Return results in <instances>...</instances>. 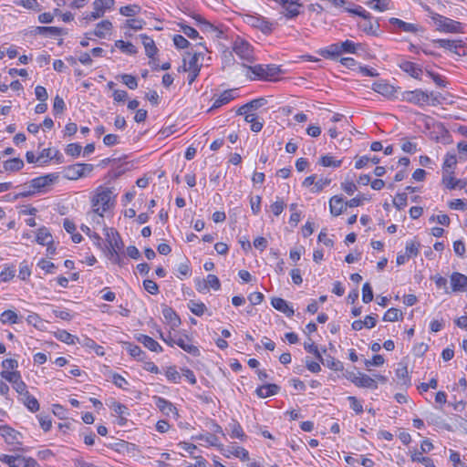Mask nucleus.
I'll return each instance as SVG.
<instances>
[{
    "label": "nucleus",
    "mask_w": 467,
    "mask_h": 467,
    "mask_svg": "<svg viewBox=\"0 0 467 467\" xmlns=\"http://www.w3.org/2000/svg\"><path fill=\"white\" fill-rule=\"evenodd\" d=\"M114 202L113 192L109 188L99 187L92 197V212L89 216L93 222L100 223L104 213L110 209Z\"/></svg>",
    "instance_id": "nucleus-1"
},
{
    "label": "nucleus",
    "mask_w": 467,
    "mask_h": 467,
    "mask_svg": "<svg viewBox=\"0 0 467 467\" xmlns=\"http://www.w3.org/2000/svg\"><path fill=\"white\" fill-rule=\"evenodd\" d=\"M397 98L401 101H406L420 107L427 104L434 106L439 102L436 97H434L433 92L429 93L421 89L400 91Z\"/></svg>",
    "instance_id": "nucleus-2"
},
{
    "label": "nucleus",
    "mask_w": 467,
    "mask_h": 467,
    "mask_svg": "<svg viewBox=\"0 0 467 467\" xmlns=\"http://www.w3.org/2000/svg\"><path fill=\"white\" fill-rule=\"evenodd\" d=\"M424 9L433 20L437 30L445 33H462V24L449 17L435 13L430 6L425 5Z\"/></svg>",
    "instance_id": "nucleus-3"
},
{
    "label": "nucleus",
    "mask_w": 467,
    "mask_h": 467,
    "mask_svg": "<svg viewBox=\"0 0 467 467\" xmlns=\"http://www.w3.org/2000/svg\"><path fill=\"white\" fill-rule=\"evenodd\" d=\"M232 48L241 59L250 63L255 60L254 47L244 38L237 36L233 42Z\"/></svg>",
    "instance_id": "nucleus-4"
},
{
    "label": "nucleus",
    "mask_w": 467,
    "mask_h": 467,
    "mask_svg": "<svg viewBox=\"0 0 467 467\" xmlns=\"http://www.w3.org/2000/svg\"><path fill=\"white\" fill-rule=\"evenodd\" d=\"M433 44L438 47L450 50L458 56H464L467 53V47L463 40L434 39Z\"/></svg>",
    "instance_id": "nucleus-5"
},
{
    "label": "nucleus",
    "mask_w": 467,
    "mask_h": 467,
    "mask_svg": "<svg viewBox=\"0 0 467 467\" xmlns=\"http://www.w3.org/2000/svg\"><path fill=\"white\" fill-rule=\"evenodd\" d=\"M114 5V0H95L92 4L93 11L87 14L84 19L93 21L104 16L107 10H109Z\"/></svg>",
    "instance_id": "nucleus-6"
},
{
    "label": "nucleus",
    "mask_w": 467,
    "mask_h": 467,
    "mask_svg": "<svg viewBox=\"0 0 467 467\" xmlns=\"http://www.w3.org/2000/svg\"><path fill=\"white\" fill-rule=\"evenodd\" d=\"M245 22L265 35L271 34L275 26V23L268 21L265 17L261 16H246Z\"/></svg>",
    "instance_id": "nucleus-7"
},
{
    "label": "nucleus",
    "mask_w": 467,
    "mask_h": 467,
    "mask_svg": "<svg viewBox=\"0 0 467 467\" xmlns=\"http://www.w3.org/2000/svg\"><path fill=\"white\" fill-rule=\"evenodd\" d=\"M92 170V164L75 163L65 169V177L68 180H78V178L84 177L87 173L91 172Z\"/></svg>",
    "instance_id": "nucleus-8"
},
{
    "label": "nucleus",
    "mask_w": 467,
    "mask_h": 467,
    "mask_svg": "<svg viewBox=\"0 0 467 467\" xmlns=\"http://www.w3.org/2000/svg\"><path fill=\"white\" fill-rule=\"evenodd\" d=\"M193 18L196 20V25L199 26L200 30L203 33H213L214 34V37L216 38H222L223 36V30L214 26L213 24L207 21L202 16L197 15L193 16Z\"/></svg>",
    "instance_id": "nucleus-9"
},
{
    "label": "nucleus",
    "mask_w": 467,
    "mask_h": 467,
    "mask_svg": "<svg viewBox=\"0 0 467 467\" xmlns=\"http://www.w3.org/2000/svg\"><path fill=\"white\" fill-rule=\"evenodd\" d=\"M58 179L57 173H50L44 176H40L37 178L33 179L30 182L29 187L34 189L35 192H41L46 187L51 185L53 182H55Z\"/></svg>",
    "instance_id": "nucleus-10"
},
{
    "label": "nucleus",
    "mask_w": 467,
    "mask_h": 467,
    "mask_svg": "<svg viewBox=\"0 0 467 467\" xmlns=\"http://www.w3.org/2000/svg\"><path fill=\"white\" fill-rule=\"evenodd\" d=\"M285 9L284 16L287 18H294L300 14L302 5L300 0H278Z\"/></svg>",
    "instance_id": "nucleus-11"
},
{
    "label": "nucleus",
    "mask_w": 467,
    "mask_h": 467,
    "mask_svg": "<svg viewBox=\"0 0 467 467\" xmlns=\"http://www.w3.org/2000/svg\"><path fill=\"white\" fill-rule=\"evenodd\" d=\"M107 238L109 242V252L119 251L123 248V242L120 235L113 228H107Z\"/></svg>",
    "instance_id": "nucleus-12"
},
{
    "label": "nucleus",
    "mask_w": 467,
    "mask_h": 467,
    "mask_svg": "<svg viewBox=\"0 0 467 467\" xmlns=\"http://www.w3.org/2000/svg\"><path fill=\"white\" fill-rule=\"evenodd\" d=\"M156 407L165 415H173L178 417V410L176 407L169 400L161 397H154Z\"/></svg>",
    "instance_id": "nucleus-13"
},
{
    "label": "nucleus",
    "mask_w": 467,
    "mask_h": 467,
    "mask_svg": "<svg viewBox=\"0 0 467 467\" xmlns=\"http://www.w3.org/2000/svg\"><path fill=\"white\" fill-rule=\"evenodd\" d=\"M187 56L189 58L184 57L183 58V71L186 72V70H193V69H200L202 67V64L200 63V57L202 56L201 52H194V53H187Z\"/></svg>",
    "instance_id": "nucleus-14"
},
{
    "label": "nucleus",
    "mask_w": 467,
    "mask_h": 467,
    "mask_svg": "<svg viewBox=\"0 0 467 467\" xmlns=\"http://www.w3.org/2000/svg\"><path fill=\"white\" fill-rule=\"evenodd\" d=\"M329 208L333 216H338L347 209V202L342 196L335 195L329 200Z\"/></svg>",
    "instance_id": "nucleus-15"
},
{
    "label": "nucleus",
    "mask_w": 467,
    "mask_h": 467,
    "mask_svg": "<svg viewBox=\"0 0 467 467\" xmlns=\"http://www.w3.org/2000/svg\"><path fill=\"white\" fill-rule=\"evenodd\" d=\"M0 434L8 444L20 443L21 434L7 425L0 426Z\"/></svg>",
    "instance_id": "nucleus-16"
},
{
    "label": "nucleus",
    "mask_w": 467,
    "mask_h": 467,
    "mask_svg": "<svg viewBox=\"0 0 467 467\" xmlns=\"http://www.w3.org/2000/svg\"><path fill=\"white\" fill-rule=\"evenodd\" d=\"M176 345L182 348L185 352L194 357H198L200 355L199 348L191 343V339L187 336L177 337Z\"/></svg>",
    "instance_id": "nucleus-17"
},
{
    "label": "nucleus",
    "mask_w": 467,
    "mask_h": 467,
    "mask_svg": "<svg viewBox=\"0 0 467 467\" xmlns=\"http://www.w3.org/2000/svg\"><path fill=\"white\" fill-rule=\"evenodd\" d=\"M234 89L224 90L222 94H220L217 98L214 99L213 106L208 109V112L213 111V109H219L222 106L229 103L231 100L234 99Z\"/></svg>",
    "instance_id": "nucleus-18"
},
{
    "label": "nucleus",
    "mask_w": 467,
    "mask_h": 467,
    "mask_svg": "<svg viewBox=\"0 0 467 467\" xmlns=\"http://www.w3.org/2000/svg\"><path fill=\"white\" fill-rule=\"evenodd\" d=\"M451 285L453 292L464 291L467 287V276L454 272L451 275Z\"/></svg>",
    "instance_id": "nucleus-19"
},
{
    "label": "nucleus",
    "mask_w": 467,
    "mask_h": 467,
    "mask_svg": "<svg viewBox=\"0 0 467 467\" xmlns=\"http://www.w3.org/2000/svg\"><path fill=\"white\" fill-rule=\"evenodd\" d=\"M136 339L150 351L157 353L162 351L161 346L156 340L147 335L139 334L136 337Z\"/></svg>",
    "instance_id": "nucleus-20"
},
{
    "label": "nucleus",
    "mask_w": 467,
    "mask_h": 467,
    "mask_svg": "<svg viewBox=\"0 0 467 467\" xmlns=\"http://www.w3.org/2000/svg\"><path fill=\"white\" fill-rule=\"evenodd\" d=\"M224 451H221L224 456L230 457V455H234L237 458H240L242 461L249 460L248 451L240 446H228L224 447Z\"/></svg>",
    "instance_id": "nucleus-21"
},
{
    "label": "nucleus",
    "mask_w": 467,
    "mask_h": 467,
    "mask_svg": "<svg viewBox=\"0 0 467 467\" xmlns=\"http://www.w3.org/2000/svg\"><path fill=\"white\" fill-rule=\"evenodd\" d=\"M271 305L274 308L284 313L288 317L294 315L293 308L288 305V303L285 299L281 297L272 298Z\"/></svg>",
    "instance_id": "nucleus-22"
},
{
    "label": "nucleus",
    "mask_w": 467,
    "mask_h": 467,
    "mask_svg": "<svg viewBox=\"0 0 467 467\" xmlns=\"http://www.w3.org/2000/svg\"><path fill=\"white\" fill-rule=\"evenodd\" d=\"M389 24L392 25L394 27L400 29L404 32H410V33H417L419 30V27L415 24L407 23L401 19L391 17L389 19Z\"/></svg>",
    "instance_id": "nucleus-23"
},
{
    "label": "nucleus",
    "mask_w": 467,
    "mask_h": 467,
    "mask_svg": "<svg viewBox=\"0 0 467 467\" xmlns=\"http://www.w3.org/2000/svg\"><path fill=\"white\" fill-rule=\"evenodd\" d=\"M226 430L229 432L231 438L233 439H239L241 441H244L247 438L242 426L236 420H233L232 422H230Z\"/></svg>",
    "instance_id": "nucleus-24"
},
{
    "label": "nucleus",
    "mask_w": 467,
    "mask_h": 467,
    "mask_svg": "<svg viewBox=\"0 0 467 467\" xmlns=\"http://www.w3.org/2000/svg\"><path fill=\"white\" fill-rule=\"evenodd\" d=\"M372 89L385 97L393 96L394 93L397 92L393 86L385 81H378L373 83Z\"/></svg>",
    "instance_id": "nucleus-25"
},
{
    "label": "nucleus",
    "mask_w": 467,
    "mask_h": 467,
    "mask_svg": "<svg viewBox=\"0 0 467 467\" xmlns=\"http://www.w3.org/2000/svg\"><path fill=\"white\" fill-rule=\"evenodd\" d=\"M280 390V387L276 384H265L256 389L255 393L259 398H267L276 395Z\"/></svg>",
    "instance_id": "nucleus-26"
},
{
    "label": "nucleus",
    "mask_w": 467,
    "mask_h": 467,
    "mask_svg": "<svg viewBox=\"0 0 467 467\" xmlns=\"http://www.w3.org/2000/svg\"><path fill=\"white\" fill-rule=\"evenodd\" d=\"M456 164L457 158L455 152H447L442 165L443 175L453 174V169Z\"/></svg>",
    "instance_id": "nucleus-27"
},
{
    "label": "nucleus",
    "mask_w": 467,
    "mask_h": 467,
    "mask_svg": "<svg viewBox=\"0 0 467 467\" xmlns=\"http://www.w3.org/2000/svg\"><path fill=\"white\" fill-rule=\"evenodd\" d=\"M162 315L172 328L180 326L181 318L171 307H163Z\"/></svg>",
    "instance_id": "nucleus-28"
},
{
    "label": "nucleus",
    "mask_w": 467,
    "mask_h": 467,
    "mask_svg": "<svg viewBox=\"0 0 467 467\" xmlns=\"http://www.w3.org/2000/svg\"><path fill=\"white\" fill-rule=\"evenodd\" d=\"M400 68L412 78L420 79L422 70L413 62L404 61L400 65Z\"/></svg>",
    "instance_id": "nucleus-29"
},
{
    "label": "nucleus",
    "mask_w": 467,
    "mask_h": 467,
    "mask_svg": "<svg viewBox=\"0 0 467 467\" xmlns=\"http://www.w3.org/2000/svg\"><path fill=\"white\" fill-rule=\"evenodd\" d=\"M356 386L358 388L378 389V384L374 379L360 372H358Z\"/></svg>",
    "instance_id": "nucleus-30"
},
{
    "label": "nucleus",
    "mask_w": 467,
    "mask_h": 467,
    "mask_svg": "<svg viewBox=\"0 0 467 467\" xmlns=\"http://www.w3.org/2000/svg\"><path fill=\"white\" fill-rule=\"evenodd\" d=\"M140 37L142 40L146 55L152 58L158 52V48L155 46L153 39L146 35H140Z\"/></svg>",
    "instance_id": "nucleus-31"
},
{
    "label": "nucleus",
    "mask_w": 467,
    "mask_h": 467,
    "mask_svg": "<svg viewBox=\"0 0 467 467\" xmlns=\"http://www.w3.org/2000/svg\"><path fill=\"white\" fill-rule=\"evenodd\" d=\"M396 377L400 384L405 386L410 385V378L409 376L408 368L402 362L398 364V368L396 369Z\"/></svg>",
    "instance_id": "nucleus-32"
},
{
    "label": "nucleus",
    "mask_w": 467,
    "mask_h": 467,
    "mask_svg": "<svg viewBox=\"0 0 467 467\" xmlns=\"http://www.w3.org/2000/svg\"><path fill=\"white\" fill-rule=\"evenodd\" d=\"M442 182L450 190H453V189H456V188L463 189L467 185L466 182H463V181H462L460 179H456L451 174H450V175H443Z\"/></svg>",
    "instance_id": "nucleus-33"
},
{
    "label": "nucleus",
    "mask_w": 467,
    "mask_h": 467,
    "mask_svg": "<svg viewBox=\"0 0 467 467\" xmlns=\"http://www.w3.org/2000/svg\"><path fill=\"white\" fill-rule=\"evenodd\" d=\"M193 440L205 441L211 446L216 447L220 451H224V446L219 442L218 438L213 434H200L192 437Z\"/></svg>",
    "instance_id": "nucleus-34"
},
{
    "label": "nucleus",
    "mask_w": 467,
    "mask_h": 467,
    "mask_svg": "<svg viewBox=\"0 0 467 467\" xmlns=\"http://www.w3.org/2000/svg\"><path fill=\"white\" fill-rule=\"evenodd\" d=\"M373 18H364V22L358 24V26L367 34L377 35L379 28V24L377 20L372 21Z\"/></svg>",
    "instance_id": "nucleus-35"
},
{
    "label": "nucleus",
    "mask_w": 467,
    "mask_h": 467,
    "mask_svg": "<svg viewBox=\"0 0 467 467\" xmlns=\"http://www.w3.org/2000/svg\"><path fill=\"white\" fill-rule=\"evenodd\" d=\"M125 349L134 358L143 361L146 358V353L137 345L132 343H126Z\"/></svg>",
    "instance_id": "nucleus-36"
},
{
    "label": "nucleus",
    "mask_w": 467,
    "mask_h": 467,
    "mask_svg": "<svg viewBox=\"0 0 467 467\" xmlns=\"http://www.w3.org/2000/svg\"><path fill=\"white\" fill-rule=\"evenodd\" d=\"M0 462L7 464L9 467H22L23 464V457L20 455H7L1 454Z\"/></svg>",
    "instance_id": "nucleus-37"
},
{
    "label": "nucleus",
    "mask_w": 467,
    "mask_h": 467,
    "mask_svg": "<svg viewBox=\"0 0 467 467\" xmlns=\"http://www.w3.org/2000/svg\"><path fill=\"white\" fill-rule=\"evenodd\" d=\"M55 336L58 340L68 345H75L77 342H79V338L78 337L68 333L66 330H58Z\"/></svg>",
    "instance_id": "nucleus-38"
},
{
    "label": "nucleus",
    "mask_w": 467,
    "mask_h": 467,
    "mask_svg": "<svg viewBox=\"0 0 467 467\" xmlns=\"http://www.w3.org/2000/svg\"><path fill=\"white\" fill-rule=\"evenodd\" d=\"M21 400L30 411L36 412L39 410V403L37 400L29 392L21 397Z\"/></svg>",
    "instance_id": "nucleus-39"
},
{
    "label": "nucleus",
    "mask_w": 467,
    "mask_h": 467,
    "mask_svg": "<svg viewBox=\"0 0 467 467\" xmlns=\"http://www.w3.org/2000/svg\"><path fill=\"white\" fill-rule=\"evenodd\" d=\"M24 167V161L20 158H14L4 162V169L6 171H17Z\"/></svg>",
    "instance_id": "nucleus-40"
},
{
    "label": "nucleus",
    "mask_w": 467,
    "mask_h": 467,
    "mask_svg": "<svg viewBox=\"0 0 467 467\" xmlns=\"http://www.w3.org/2000/svg\"><path fill=\"white\" fill-rule=\"evenodd\" d=\"M111 28V22L109 20H103L97 25L93 32V35L98 37L103 38L106 36V32H109Z\"/></svg>",
    "instance_id": "nucleus-41"
},
{
    "label": "nucleus",
    "mask_w": 467,
    "mask_h": 467,
    "mask_svg": "<svg viewBox=\"0 0 467 467\" xmlns=\"http://www.w3.org/2000/svg\"><path fill=\"white\" fill-rule=\"evenodd\" d=\"M319 361L326 367L329 368L332 370L335 371H341L343 370V364L341 361L337 360L333 357H327V358H324L322 357V359H319Z\"/></svg>",
    "instance_id": "nucleus-42"
},
{
    "label": "nucleus",
    "mask_w": 467,
    "mask_h": 467,
    "mask_svg": "<svg viewBox=\"0 0 467 467\" xmlns=\"http://www.w3.org/2000/svg\"><path fill=\"white\" fill-rule=\"evenodd\" d=\"M390 0H368L367 5L373 10L383 12L389 9Z\"/></svg>",
    "instance_id": "nucleus-43"
},
{
    "label": "nucleus",
    "mask_w": 467,
    "mask_h": 467,
    "mask_svg": "<svg viewBox=\"0 0 467 467\" xmlns=\"http://www.w3.org/2000/svg\"><path fill=\"white\" fill-rule=\"evenodd\" d=\"M321 54L323 57L329 58H336L339 57L342 54L339 43H335L328 46L325 50L321 52Z\"/></svg>",
    "instance_id": "nucleus-44"
},
{
    "label": "nucleus",
    "mask_w": 467,
    "mask_h": 467,
    "mask_svg": "<svg viewBox=\"0 0 467 467\" xmlns=\"http://www.w3.org/2000/svg\"><path fill=\"white\" fill-rule=\"evenodd\" d=\"M411 461L422 463L425 467H435L433 461L429 457L422 456V451H415L411 453Z\"/></svg>",
    "instance_id": "nucleus-45"
},
{
    "label": "nucleus",
    "mask_w": 467,
    "mask_h": 467,
    "mask_svg": "<svg viewBox=\"0 0 467 467\" xmlns=\"http://www.w3.org/2000/svg\"><path fill=\"white\" fill-rule=\"evenodd\" d=\"M1 377L10 382L12 386L16 384L21 380V374L17 370L14 371H8V370H2L0 373Z\"/></svg>",
    "instance_id": "nucleus-46"
},
{
    "label": "nucleus",
    "mask_w": 467,
    "mask_h": 467,
    "mask_svg": "<svg viewBox=\"0 0 467 467\" xmlns=\"http://www.w3.org/2000/svg\"><path fill=\"white\" fill-rule=\"evenodd\" d=\"M188 308L191 310L192 313L198 317L202 316L207 309L206 306L202 302H197L194 300L189 301Z\"/></svg>",
    "instance_id": "nucleus-47"
},
{
    "label": "nucleus",
    "mask_w": 467,
    "mask_h": 467,
    "mask_svg": "<svg viewBox=\"0 0 467 467\" xmlns=\"http://www.w3.org/2000/svg\"><path fill=\"white\" fill-rule=\"evenodd\" d=\"M244 120L251 123V130L254 132H259L263 129L264 122L254 114L246 115Z\"/></svg>",
    "instance_id": "nucleus-48"
},
{
    "label": "nucleus",
    "mask_w": 467,
    "mask_h": 467,
    "mask_svg": "<svg viewBox=\"0 0 467 467\" xmlns=\"http://www.w3.org/2000/svg\"><path fill=\"white\" fill-rule=\"evenodd\" d=\"M36 32L46 36H59L62 34V28L56 26H37Z\"/></svg>",
    "instance_id": "nucleus-49"
},
{
    "label": "nucleus",
    "mask_w": 467,
    "mask_h": 467,
    "mask_svg": "<svg viewBox=\"0 0 467 467\" xmlns=\"http://www.w3.org/2000/svg\"><path fill=\"white\" fill-rule=\"evenodd\" d=\"M36 242L42 245L48 244L52 242V235L46 227H42L38 230Z\"/></svg>",
    "instance_id": "nucleus-50"
},
{
    "label": "nucleus",
    "mask_w": 467,
    "mask_h": 467,
    "mask_svg": "<svg viewBox=\"0 0 467 467\" xmlns=\"http://www.w3.org/2000/svg\"><path fill=\"white\" fill-rule=\"evenodd\" d=\"M115 47L120 49L123 53L129 55H134L137 53V49L133 44L130 42H125L123 40H117L115 42Z\"/></svg>",
    "instance_id": "nucleus-51"
},
{
    "label": "nucleus",
    "mask_w": 467,
    "mask_h": 467,
    "mask_svg": "<svg viewBox=\"0 0 467 467\" xmlns=\"http://www.w3.org/2000/svg\"><path fill=\"white\" fill-rule=\"evenodd\" d=\"M246 67L254 75V76L250 77L252 79H255V78L265 79V65L258 64V65H254V66H247Z\"/></svg>",
    "instance_id": "nucleus-52"
},
{
    "label": "nucleus",
    "mask_w": 467,
    "mask_h": 467,
    "mask_svg": "<svg viewBox=\"0 0 467 467\" xmlns=\"http://www.w3.org/2000/svg\"><path fill=\"white\" fill-rule=\"evenodd\" d=\"M18 317L13 310H5L1 314V322L3 324H16Z\"/></svg>",
    "instance_id": "nucleus-53"
},
{
    "label": "nucleus",
    "mask_w": 467,
    "mask_h": 467,
    "mask_svg": "<svg viewBox=\"0 0 467 467\" xmlns=\"http://www.w3.org/2000/svg\"><path fill=\"white\" fill-rule=\"evenodd\" d=\"M400 317H402V313L394 307H391L386 311L383 316V320L388 322H394L399 320Z\"/></svg>",
    "instance_id": "nucleus-54"
},
{
    "label": "nucleus",
    "mask_w": 467,
    "mask_h": 467,
    "mask_svg": "<svg viewBox=\"0 0 467 467\" xmlns=\"http://www.w3.org/2000/svg\"><path fill=\"white\" fill-rule=\"evenodd\" d=\"M120 78L122 83L130 89H136L138 88V80L136 77L130 74H122L120 75Z\"/></svg>",
    "instance_id": "nucleus-55"
},
{
    "label": "nucleus",
    "mask_w": 467,
    "mask_h": 467,
    "mask_svg": "<svg viewBox=\"0 0 467 467\" xmlns=\"http://www.w3.org/2000/svg\"><path fill=\"white\" fill-rule=\"evenodd\" d=\"M87 3V0H57V5H67L71 8H81Z\"/></svg>",
    "instance_id": "nucleus-56"
},
{
    "label": "nucleus",
    "mask_w": 467,
    "mask_h": 467,
    "mask_svg": "<svg viewBox=\"0 0 467 467\" xmlns=\"http://www.w3.org/2000/svg\"><path fill=\"white\" fill-rule=\"evenodd\" d=\"M319 163L324 167H339L342 163L341 160H334L333 157L325 155L322 156L319 160Z\"/></svg>",
    "instance_id": "nucleus-57"
},
{
    "label": "nucleus",
    "mask_w": 467,
    "mask_h": 467,
    "mask_svg": "<svg viewBox=\"0 0 467 467\" xmlns=\"http://www.w3.org/2000/svg\"><path fill=\"white\" fill-rule=\"evenodd\" d=\"M407 200L408 196L406 192L397 193L393 200V205L398 210H402L407 205Z\"/></svg>",
    "instance_id": "nucleus-58"
},
{
    "label": "nucleus",
    "mask_w": 467,
    "mask_h": 467,
    "mask_svg": "<svg viewBox=\"0 0 467 467\" xmlns=\"http://www.w3.org/2000/svg\"><path fill=\"white\" fill-rule=\"evenodd\" d=\"M16 275L15 266H6L0 273V282H7Z\"/></svg>",
    "instance_id": "nucleus-59"
},
{
    "label": "nucleus",
    "mask_w": 467,
    "mask_h": 467,
    "mask_svg": "<svg viewBox=\"0 0 467 467\" xmlns=\"http://www.w3.org/2000/svg\"><path fill=\"white\" fill-rule=\"evenodd\" d=\"M140 10V7L137 5H130L120 7L119 13L125 16H133L138 14Z\"/></svg>",
    "instance_id": "nucleus-60"
},
{
    "label": "nucleus",
    "mask_w": 467,
    "mask_h": 467,
    "mask_svg": "<svg viewBox=\"0 0 467 467\" xmlns=\"http://www.w3.org/2000/svg\"><path fill=\"white\" fill-rule=\"evenodd\" d=\"M420 246V243H417L414 241L407 242L405 254L409 256V258H410L412 256H417L419 254Z\"/></svg>",
    "instance_id": "nucleus-61"
},
{
    "label": "nucleus",
    "mask_w": 467,
    "mask_h": 467,
    "mask_svg": "<svg viewBox=\"0 0 467 467\" xmlns=\"http://www.w3.org/2000/svg\"><path fill=\"white\" fill-rule=\"evenodd\" d=\"M338 43H339L342 54L343 53H349V54L356 53L357 45L353 41L346 40V41L338 42Z\"/></svg>",
    "instance_id": "nucleus-62"
},
{
    "label": "nucleus",
    "mask_w": 467,
    "mask_h": 467,
    "mask_svg": "<svg viewBox=\"0 0 467 467\" xmlns=\"http://www.w3.org/2000/svg\"><path fill=\"white\" fill-rule=\"evenodd\" d=\"M165 375L170 381L173 383L180 382L181 374L176 370V368L174 366L167 368Z\"/></svg>",
    "instance_id": "nucleus-63"
},
{
    "label": "nucleus",
    "mask_w": 467,
    "mask_h": 467,
    "mask_svg": "<svg viewBox=\"0 0 467 467\" xmlns=\"http://www.w3.org/2000/svg\"><path fill=\"white\" fill-rule=\"evenodd\" d=\"M373 300V291L369 283H365L362 287V301L366 304Z\"/></svg>",
    "instance_id": "nucleus-64"
}]
</instances>
